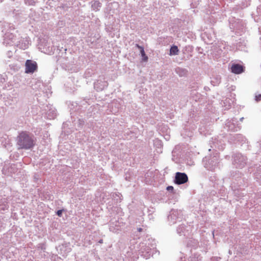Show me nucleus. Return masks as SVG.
I'll return each mask as SVG.
<instances>
[{
    "mask_svg": "<svg viewBox=\"0 0 261 261\" xmlns=\"http://www.w3.org/2000/svg\"><path fill=\"white\" fill-rule=\"evenodd\" d=\"M173 189H174L173 187L172 186H168L167 187V190L168 191H169L173 190Z\"/></svg>",
    "mask_w": 261,
    "mask_h": 261,
    "instance_id": "4c0bfd02",
    "label": "nucleus"
},
{
    "mask_svg": "<svg viewBox=\"0 0 261 261\" xmlns=\"http://www.w3.org/2000/svg\"><path fill=\"white\" fill-rule=\"evenodd\" d=\"M155 248V243L151 242L149 239L140 243L137 247L138 254L145 259L150 258L152 256L154 249Z\"/></svg>",
    "mask_w": 261,
    "mask_h": 261,
    "instance_id": "7ed1b4c3",
    "label": "nucleus"
},
{
    "mask_svg": "<svg viewBox=\"0 0 261 261\" xmlns=\"http://www.w3.org/2000/svg\"><path fill=\"white\" fill-rule=\"evenodd\" d=\"M39 49L43 53L51 55L54 53L55 49L52 43L50 41H45L43 40L39 45Z\"/></svg>",
    "mask_w": 261,
    "mask_h": 261,
    "instance_id": "0eeeda50",
    "label": "nucleus"
},
{
    "mask_svg": "<svg viewBox=\"0 0 261 261\" xmlns=\"http://www.w3.org/2000/svg\"><path fill=\"white\" fill-rule=\"evenodd\" d=\"M238 186H239V188H240V189H241V185H239Z\"/></svg>",
    "mask_w": 261,
    "mask_h": 261,
    "instance_id": "c03bdc74",
    "label": "nucleus"
},
{
    "mask_svg": "<svg viewBox=\"0 0 261 261\" xmlns=\"http://www.w3.org/2000/svg\"><path fill=\"white\" fill-rule=\"evenodd\" d=\"M255 100L256 101H259L261 100V94H258L257 95H255Z\"/></svg>",
    "mask_w": 261,
    "mask_h": 261,
    "instance_id": "72a5a7b5",
    "label": "nucleus"
},
{
    "mask_svg": "<svg viewBox=\"0 0 261 261\" xmlns=\"http://www.w3.org/2000/svg\"><path fill=\"white\" fill-rule=\"evenodd\" d=\"M154 144L161 146V141H160L159 140H156L154 142Z\"/></svg>",
    "mask_w": 261,
    "mask_h": 261,
    "instance_id": "e433bc0d",
    "label": "nucleus"
},
{
    "mask_svg": "<svg viewBox=\"0 0 261 261\" xmlns=\"http://www.w3.org/2000/svg\"><path fill=\"white\" fill-rule=\"evenodd\" d=\"M117 210H119V209H120V208L117 207Z\"/></svg>",
    "mask_w": 261,
    "mask_h": 261,
    "instance_id": "8fccbe9b",
    "label": "nucleus"
},
{
    "mask_svg": "<svg viewBox=\"0 0 261 261\" xmlns=\"http://www.w3.org/2000/svg\"><path fill=\"white\" fill-rule=\"evenodd\" d=\"M90 70L89 69H88L85 72V75H86V77H89V76H91V73L90 71Z\"/></svg>",
    "mask_w": 261,
    "mask_h": 261,
    "instance_id": "c9c22d12",
    "label": "nucleus"
},
{
    "mask_svg": "<svg viewBox=\"0 0 261 261\" xmlns=\"http://www.w3.org/2000/svg\"><path fill=\"white\" fill-rule=\"evenodd\" d=\"M84 124V121L82 119H79L78 120V126L79 127H81Z\"/></svg>",
    "mask_w": 261,
    "mask_h": 261,
    "instance_id": "473e14b6",
    "label": "nucleus"
},
{
    "mask_svg": "<svg viewBox=\"0 0 261 261\" xmlns=\"http://www.w3.org/2000/svg\"><path fill=\"white\" fill-rule=\"evenodd\" d=\"M165 139H166V140H168L169 139V138H170V137H169V136L167 135V136L165 137Z\"/></svg>",
    "mask_w": 261,
    "mask_h": 261,
    "instance_id": "58836bf2",
    "label": "nucleus"
},
{
    "mask_svg": "<svg viewBox=\"0 0 261 261\" xmlns=\"http://www.w3.org/2000/svg\"><path fill=\"white\" fill-rule=\"evenodd\" d=\"M17 144L19 149H30L35 146V139L32 134L27 132H22L17 138Z\"/></svg>",
    "mask_w": 261,
    "mask_h": 261,
    "instance_id": "f03ea898",
    "label": "nucleus"
},
{
    "mask_svg": "<svg viewBox=\"0 0 261 261\" xmlns=\"http://www.w3.org/2000/svg\"><path fill=\"white\" fill-rule=\"evenodd\" d=\"M231 71L235 74H240L244 72V67L239 64H233L231 66Z\"/></svg>",
    "mask_w": 261,
    "mask_h": 261,
    "instance_id": "6ab92c4d",
    "label": "nucleus"
},
{
    "mask_svg": "<svg viewBox=\"0 0 261 261\" xmlns=\"http://www.w3.org/2000/svg\"><path fill=\"white\" fill-rule=\"evenodd\" d=\"M63 210H59L57 211V212H56V214L58 216L61 217L62 213H63Z\"/></svg>",
    "mask_w": 261,
    "mask_h": 261,
    "instance_id": "f704fd0d",
    "label": "nucleus"
},
{
    "mask_svg": "<svg viewBox=\"0 0 261 261\" xmlns=\"http://www.w3.org/2000/svg\"><path fill=\"white\" fill-rule=\"evenodd\" d=\"M179 50L177 46L173 45L171 46L170 50V55H176L178 54Z\"/></svg>",
    "mask_w": 261,
    "mask_h": 261,
    "instance_id": "bb28decb",
    "label": "nucleus"
},
{
    "mask_svg": "<svg viewBox=\"0 0 261 261\" xmlns=\"http://www.w3.org/2000/svg\"><path fill=\"white\" fill-rule=\"evenodd\" d=\"M108 86V83L105 80H98L94 82V87L97 91L103 90Z\"/></svg>",
    "mask_w": 261,
    "mask_h": 261,
    "instance_id": "4468645a",
    "label": "nucleus"
},
{
    "mask_svg": "<svg viewBox=\"0 0 261 261\" xmlns=\"http://www.w3.org/2000/svg\"><path fill=\"white\" fill-rule=\"evenodd\" d=\"M123 226V223L122 219L118 220L116 219H112L110 221L109 229L113 232H117L118 231L121 230Z\"/></svg>",
    "mask_w": 261,
    "mask_h": 261,
    "instance_id": "6e6552de",
    "label": "nucleus"
},
{
    "mask_svg": "<svg viewBox=\"0 0 261 261\" xmlns=\"http://www.w3.org/2000/svg\"><path fill=\"white\" fill-rule=\"evenodd\" d=\"M113 199L117 202H120L122 200V195L119 193H114L112 194Z\"/></svg>",
    "mask_w": 261,
    "mask_h": 261,
    "instance_id": "a878e982",
    "label": "nucleus"
},
{
    "mask_svg": "<svg viewBox=\"0 0 261 261\" xmlns=\"http://www.w3.org/2000/svg\"><path fill=\"white\" fill-rule=\"evenodd\" d=\"M60 62H61L63 68H65L66 70H73V65H74V62L71 61H66V59L64 58H61L60 59Z\"/></svg>",
    "mask_w": 261,
    "mask_h": 261,
    "instance_id": "dca6fc26",
    "label": "nucleus"
},
{
    "mask_svg": "<svg viewBox=\"0 0 261 261\" xmlns=\"http://www.w3.org/2000/svg\"><path fill=\"white\" fill-rule=\"evenodd\" d=\"M6 82V79L3 75L0 74V85Z\"/></svg>",
    "mask_w": 261,
    "mask_h": 261,
    "instance_id": "2f4dec72",
    "label": "nucleus"
},
{
    "mask_svg": "<svg viewBox=\"0 0 261 261\" xmlns=\"http://www.w3.org/2000/svg\"><path fill=\"white\" fill-rule=\"evenodd\" d=\"M47 109H48L46 113V117L48 119H54L57 116V111L53 107L47 106Z\"/></svg>",
    "mask_w": 261,
    "mask_h": 261,
    "instance_id": "a211bd4d",
    "label": "nucleus"
},
{
    "mask_svg": "<svg viewBox=\"0 0 261 261\" xmlns=\"http://www.w3.org/2000/svg\"><path fill=\"white\" fill-rule=\"evenodd\" d=\"M4 0H0V2H2Z\"/></svg>",
    "mask_w": 261,
    "mask_h": 261,
    "instance_id": "09e8293b",
    "label": "nucleus"
},
{
    "mask_svg": "<svg viewBox=\"0 0 261 261\" xmlns=\"http://www.w3.org/2000/svg\"><path fill=\"white\" fill-rule=\"evenodd\" d=\"M12 54V53L11 51H8V55L9 57H10Z\"/></svg>",
    "mask_w": 261,
    "mask_h": 261,
    "instance_id": "ea45409f",
    "label": "nucleus"
},
{
    "mask_svg": "<svg viewBox=\"0 0 261 261\" xmlns=\"http://www.w3.org/2000/svg\"><path fill=\"white\" fill-rule=\"evenodd\" d=\"M236 174H238V176L236 177V175H232L233 177H235V179L237 181H240V183L242 184V182L240 181L241 179H238V178H241L242 173L238 172V173H236Z\"/></svg>",
    "mask_w": 261,
    "mask_h": 261,
    "instance_id": "7c9ffc66",
    "label": "nucleus"
},
{
    "mask_svg": "<svg viewBox=\"0 0 261 261\" xmlns=\"http://www.w3.org/2000/svg\"><path fill=\"white\" fill-rule=\"evenodd\" d=\"M93 11L97 12L100 10L102 4L98 0H92L90 3Z\"/></svg>",
    "mask_w": 261,
    "mask_h": 261,
    "instance_id": "412c9836",
    "label": "nucleus"
},
{
    "mask_svg": "<svg viewBox=\"0 0 261 261\" xmlns=\"http://www.w3.org/2000/svg\"><path fill=\"white\" fill-rule=\"evenodd\" d=\"M191 261H199L201 260V257L199 255H197L196 254H194L192 255L191 257Z\"/></svg>",
    "mask_w": 261,
    "mask_h": 261,
    "instance_id": "c85d7f7f",
    "label": "nucleus"
},
{
    "mask_svg": "<svg viewBox=\"0 0 261 261\" xmlns=\"http://www.w3.org/2000/svg\"><path fill=\"white\" fill-rule=\"evenodd\" d=\"M243 119H244V117H242V118H241L240 119V120L241 121H242L243 120Z\"/></svg>",
    "mask_w": 261,
    "mask_h": 261,
    "instance_id": "79ce46f5",
    "label": "nucleus"
},
{
    "mask_svg": "<svg viewBox=\"0 0 261 261\" xmlns=\"http://www.w3.org/2000/svg\"><path fill=\"white\" fill-rule=\"evenodd\" d=\"M136 46L140 50V53L141 56L142 57V60L144 62H146L148 60V57L146 55L144 48L143 46L139 45L138 44H136Z\"/></svg>",
    "mask_w": 261,
    "mask_h": 261,
    "instance_id": "4be33fe9",
    "label": "nucleus"
},
{
    "mask_svg": "<svg viewBox=\"0 0 261 261\" xmlns=\"http://www.w3.org/2000/svg\"><path fill=\"white\" fill-rule=\"evenodd\" d=\"M9 207L6 199L3 198L0 200V210H7L9 208Z\"/></svg>",
    "mask_w": 261,
    "mask_h": 261,
    "instance_id": "b1692460",
    "label": "nucleus"
},
{
    "mask_svg": "<svg viewBox=\"0 0 261 261\" xmlns=\"http://www.w3.org/2000/svg\"><path fill=\"white\" fill-rule=\"evenodd\" d=\"M238 190V188H235V189H234V191H236V190Z\"/></svg>",
    "mask_w": 261,
    "mask_h": 261,
    "instance_id": "a18cd8bd",
    "label": "nucleus"
},
{
    "mask_svg": "<svg viewBox=\"0 0 261 261\" xmlns=\"http://www.w3.org/2000/svg\"><path fill=\"white\" fill-rule=\"evenodd\" d=\"M201 37L205 43L207 44H212L213 41H215V35L214 32L211 30L205 32L204 33H203L201 35Z\"/></svg>",
    "mask_w": 261,
    "mask_h": 261,
    "instance_id": "9b49d317",
    "label": "nucleus"
},
{
    "mask_svg": "<svg viewBox=\"0 0 261 261\" xmlns=\"http://www.w3.org/2000/svg\"><path fill=\"white\" fill-rule=\"evenodd\" d=\"M222 46L223 48H225L223 43L222 42L218 43L216 45H214L212 49L213 53L217 56L220 55L223 51V49H222Z\"/></svg>",
    "mask_w": 261,
    "mask_h": 261,
    "instance_id": "aec40b11",
    "label": "nucleus"
},
{
    "mask_svg": "<svg viewBox=\"0 0 261 261\" xmlns=\"http://www.w3.org/2000/svg\"><path fill=\"white\" fill-rule=\"evenodd\" d=\"M176 72L180 76H184L186 74V70L181 68L176 69Z\"/></svg>",
    "mask_w": 261,
    "mask_h": 261,
    "instance_id": "cd10ccee",
    "label": "nucleus"
},
{
    "mask_svg": "<svg viewBox=\"0 0 261 261\" xmlns=\"http://www.w3.org/2000/svg\"><path fill=\"white\" fill-rule=\"evenodd\" d=\"M260 147H261V144H260Z\"/></svg>",
    "mask_w": 261,
    "mask_h": 261,
    "instance_id": "603ef678",
    "label": "nucleus"
},
{
    "mask_svg": "<svg viewBox=\"0 0 261 261\" xmlns=\"http://www.w3.org/2000/svg\"><path fill=\"white\" fill-rule=\"evenodd\" d=\"M190 228V226H186L184 224H181L177 227L176 231L179 236H186L189 233Z\"/></svg>",
    "mask_w": 261,
    "mask_h": 261,
    "instance_id": "2eb2a0df",
    "label": "nucleus"
},
{
    "mask_svg": "<svg viewBox=\"0 0 261 261\" xmlns=\"http://www.w3.org/2000/svg\"><path fill=\"white\" fill-rule=\"evenodd\" d=\"M4 33L3 43L6 46L15 45L22 49H27L30 44L28 37H22L18 30L10 23L4 22L2 26Z\"/></svg>",
    "mask_w": 261,
    "mask_h": 261,
    "instance_id": "f257e3e1",
    "label": "nucleus"
},
{
    "mask_svg": "<svg viewBox=\"0 0 261 261\" xmlns=\"http://www.w3.org/2000/svg\"><path fill=\"white\" fill-rule=\"evenodd\" d=\"M188 181L187 175L184 172H177L175 173L174 182L176 185H182Z\"/></svg>",
    "mask_w": 261,
    "mask_h": 261,
    "instance_id": "9d476101",
    "label": "nucleus"
},
{
    "mask_svg": "<svg viewBox=\"0 0 261 261\" xmlns=\"http://www.w3.org/2000/svg\"><path fill=\"white\" fill-rule=\"evenodd\" d=\"M221 78L220 75L214 76L211 80V84L214 86H218L220 83Z\"/></svg>",
    "mask_w": 261,
    "mask_h": 261,
    "instance_id": "393cba45",
    "label": "nucleus"
},
{
    "mask_svg": "<svg viewBox=\"0 0 261 261\" xmlns=\"http://www.w3.org/2000/svg\"><path fill=\"white\" fill-rule=\"evenodd\" d=\"M202 163L207 170L214 171L219 168V155L216 151L212 154L205 156L202 160Z\"/></svg>",
    "mask_w": 261,
    "mask_h": 261,
    "instance_id": "20e7f679",
    "label": "nucleus"
},
{
    "mask_svg": "<svg viewBox=\"0 0 261 261\" xmlns=\"http://www.w3.org/2000/svg\"><path fill=\"white\" fill-rule=\"evenodd\" d=\"M229 140L235 143H239L243 144L246 142V139L242 135L238 134L231 136Z\"/></svg>",
    "mask_w": 261,
    "mask_h": 261,
    "instance_id": "f3484780",
    "label": "nucleus"
},
{
    "mask_svg": "<svg viewBox=\"0 0 261 261\" xmlns=\"http://www.w3.org/2000/svg\"><path fill=\"white\" fill-rule=\"evenodd\" d=\"M210 143L213 149L218 148L219 150H223L224 148L225 145L219 141L217 138H212Z\"/></svg>",
    "mask_w": 261,
    "mask_h": 261,
    "instance_id": "ddd939ff",
    "label": "nucleus"
},
{
    "mask_svg": "<svg viewBox=\"0 0 261 261\" xmlns=\"http://www.w3.org/2000/svg\"><path fill=\"white\" fill-rule=\"evenodd\" d=\"M199 129H200V133H202V131H201V130H202V128H200Z\"/></svg>",
    "mask_w": 261,
    "mask_h": 261,
    "instance_id": "49530a36",
    "label": "nucleus"
},
{
    "mask_svg": "<svg viewBox=\"0 0 261 261\" xmlns=\"http://www.w3.org/2000/svg\"><path fill=\"white\" fill-rule=\"evenodd\" d=\"M232 188H235V186L232 185Z\"/></svg>",
    "mask_w": 261,
    "mask_h": 261,
    "instance_id": "de8ad7c7",
    "label": "nucleus"
},
{
    "mask_svg": "<svg viewBox=\"0 0 261 261\" xmlns=\"http://www.w3.org/2000/svg\"><path fill=\"white\" fill-rule=\"evenodd\" d=\"M232 158V164L237 168L242 169L247 165V158L242 153H235Z\"/></svg>",
    "mask_w": 261,
    "mask_h": 261,
    "instance_id": "39448f33",
    "label": "nucleus"
},
{
    "mask_svg": "<svg viewBox=\"0 0 261 261\" xmlns=\"http://www.w3.org/2000/svg\"><path fill=\"white\" fill-rule=\"evenodd\" d=\"M137 230H138V231L140 232V231H141L142 230V228H138Z\"/></svg>",
    "mask_w": 261,
    "mask_h": 261,
    "instance_id": "a19ab883",
    "label": "nucleus"
},
{
    "mask_svg": "<svg viewBox=\"0 0 261 261\" xmlns=\"http://www.w3.org/2000/svg\"><path fill=\"white\" fill-rule=\"evenodd\" d=\"M25 72L27 73H33L37 68V64L35 61L27 60L25 64Z\"/></svg>",
    "mask_w": 261,
    "mask_h": 261,
    "instance_id": "f8f14e48",
    "label": "nucleus"
},
{
    "mask_svg": "<svg viewBox=\"0 0 261 261\" xmlns=\"http://www.w3.org/2000/svg\"><path fill=\"white\" fill-rule=\"evenodd\" d=\"M198 246L197 240L193 239H190L187 242V246L194 249L196 248Z\"/></svg>",
    "mask_w": 261,
    "mask_h": 261,
    "instance_id": "5701e85b",
    "label": "nucleus"
},
{
    "mask_svg": "<svg viewBox=\"0 0 261 261\" xmlns=\"http://www.w3.org/2000/svg\"><path fill=\"white\" fill-rule=\"evenodd\" d=\"M25 3L29 5H34L36 3L37 0H24Z\"/></svg>",
    "mask_w": 261,
    "mask_h": 261,
    "instance_id": "c756f323",
    "label": "nucleus"
},
{
    "mask_svg": "<svg viewBox=\"0 0 261 261\" xmlns=\"http://www.w3.org/2000/svg\"><path fill=\"white\" fill-rule=\"evenodd\" d=\"M224 128L227 130L237 132L241 129V126L238 123L237 119L235 118L228 119L225 122Z\"/></svg>",
    "mask_w": 261,
    "mask_h": 261,
    "instance_id": "423d86ee",
    "label": "nucleus"
},
{
    "mask_svg": "<svg viewBox=\"0 0 261 261\" xmlns=\"http://www.w3.org/2000/svg\"><path fill=\"white\" fill-rule=\"evenodd\" d=\"M181 212L177 210H172L168 216V220L170 225L175 224L178 219H180Z\"/></svg>",
    "mask_w": 261,
    "mask_h": 261,
    "instance_id": "1a4fd4ad",
    "label": "nucleus"
},
{
    "mask_svg": "<svg viewBox=\"0 0 261 261\" xmlns=\"http://www.w3.org/2000/svg\"><path fill=\"white\" fill-rule=\"evenodd\" d=\"M230 1H232L233 0H230Z\"/></svg>",
    "mask_w": 261,
    "mask_h": 261,
    "instance_id": "3c124183",
    "label": "nucleus"
},
{
    "mask_svg": "<svg viewBox=\"0 0 261 261\" xmlns=\"http://www.w3.org/2000/svg\"><path fill=\"white\" fill-rule=\"evenodd\" d=\"M99 243H102V240H100L99 241Z\"/></svg>",
    "mask_w": 261,
    "mask_h": 261,
    "instance_id": "37998d69",
    "label": "nucleus"
}]
</instances>
